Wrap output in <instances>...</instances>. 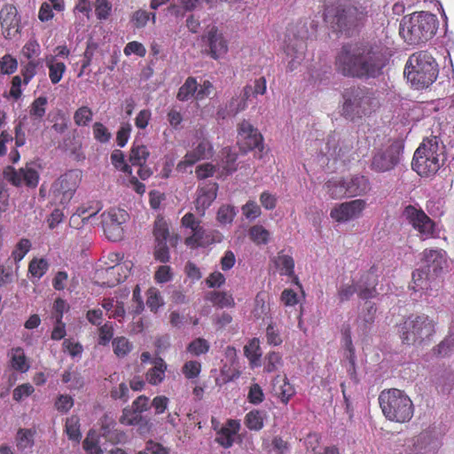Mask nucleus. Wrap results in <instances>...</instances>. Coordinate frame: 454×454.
Returning a JSON list of instances; mask_svg holds the SVG:
<instances>
[{"mask_svg": "<svg viewBox=\"0 0 454 454\" xmlns=\"http://www.w3.org/2000/svg\"><path fill=\"white\" fill-rule=\"evenodd\" d=\"M387 61L385 47L369 43L346 44L336 56L335 67L344 76L374 78L381 74Z\"/></svg>", "mask_w": 454, "mask_h": 454, "instance_id": "obj_1", "label": "nucleus"}, {"mask_svg": "<svg viewBox=\"0 0 454 454\" xmlns=\"http://www.w3.org/2000/svg\"><path fill=\"white\" fill-rule=\"evenodd\" d=\"M447 160L445 145L436 136L425 138L414 153L412 169L421 176L437 173Z\"/></svg>", "mask_w": 454, "mask_h": 454, "instance_id": "obj_2", "label": "nucleus"}, {"mask_svg": "<svg viewBox=\"0 0 454 454\" xmlns=\"http://www.w3.org/2000/svg\"><path fill=\"white\" fill-rule=\"evenodd\" d=\"M438 19L427 12H416L403 17L399 26V34L410 44L427 42L436 34Z\"/></svg>", "mask_w": 454, "mask_h": 454, "instance_id": "obj_3", "label": "nucleus"}, {"mask_svg": "<svg viewBox=\"0 0 454 454\" xmlns=\"http://www.w3.org/2000/svg\"><path fill=\"white\" fill-rule=\"evenodd\" d=\"M403 73L413 89L422 90L436 80L438 67L431 54L422 51L410 56Z\"/></svg>", "mask_w": 454, "mask_h": 454, "instance_id": "obj_4", "label": "nucleus"}, {"mask_svg": "<svg viewBox=\"0 0 454 454\" xmlns=\"http://www.w3.org/2000/svg\"><path fill=\"white\" fill-rule=\"evenodd\" d=\"M436 321L426 314L410 315L399 328L403 344L422 346L430 342L435 333Z\"/></svg>", "mask_w": 454, "mask_h": 454, "instance_id": "obj_5", "label": "nucleus"}, {"mask_svg": "<svg viewBox=\"0 0 454 454\" xmlns=\"http://www.w3.org/2000/svg\"><path fill=\"white\" fill-rule=\"evenodd\" d=\"M379 403L383 415L390 421L405 423L413 417L412 401L403 390L390 388L381 391Z\"/></svg>", "mask_w": 454, "mask_h": 454, "instance_id": "obj_6", "label": "nucleus"}, {"mask_svg": "<svg viewBox=\"0 0 454 454\" xmlns=\"http://www.w3.org/2000/svg\"><path fill=\"white\" fill-rule=\"evenodd\" d=\"M379 106L373 93L365 88L351 87L343 92L342 114L354 120L370 114Z\"/></svg>", "mask_w": 454, "mask_h": 454, "instance_id": "obj_7", "label": "nucleus"}, {"mask_svg": "<svg viewBox=\"0 0 454 454\" xmlns=\"http://www.w3.org/2000/svg\"><path fill=\"white\" fill-rule=\"evenodd\" d=\"M367 17V11L362 5L339 4L336 7H327L325 20L335 24L340 31L349 30L360 26Z\"/></svg>", "mask_w": 454, "mask_h": 454, "instance_id": "obj_8", "label": "nucleus"}, {"mask_svg": "<svg viewBox=\"0 0 454 454\" xmlns=\"http://www.w3.org/2000/svg\"><path fill=\"white\" fill-rule=\"evenodd\" d=\"M377 284V277L372 268L369 271L364 273L356 282L351 281L341 284L338 288L339 300L340 302L348 301L355 294H357L362 300L374 298L378 294Z\"/></svg>", "mask_w": 454, "mask_h": 454, "instance_id": "obj_9", "label": "nucleus"}, {"mask_svg": "<svg viewBox=\"0 0 454 454\" xmlns=\"http://www.w3.org/2000/svg\"><path fill=\"white\" fill-rule=\"evenodd\" d=\"M309 35L306 23L300 21L288 28L286 40V54L291 59L287 65V70L293 72L303 60L306 49L305 39Z\"/></svg>", "mask_w": 454, "mask_h": 454, "instance_id": "obj_10", "label": "nucleus"}, {"mask_svg": "<svg viewBox=\"0 0 454 454\" xmlns=\"http://www.w3.org/2000/svg\"><path fill=\"white\" fill-rule=\"evenodd\" d=\"M403 144L398 140L376 148L372 155L370 168L377 173L388 172L400 162Z\"/></svg>", "mask_w": 454, "mask_h": 454, "instance_id": "obj_11", "label": "nucleus"}, {"mask_svg": "<svg viewBox=\"0 0 454 454\" xmlns=\"http://www.w3.org/2000/svg\"><path fill=\"white\" fill-rule=\"evenodd\" d=\"M82 173L79 170H69L53 182L51 192L55 203L67 205L74 197L80 183Z\"/></svg>", "mask_w": 454, "mask_h": 454, "instance_id": "obj_12", "label": "nucleus"}, {"mask_svg": "<svg viewBox=\"0 0 454 454\" xmlns=\"http://www.w3.org/2000/svg\"><path fill=\"white\" fill-rule=\"evenodd\" d=\"M3 176L13 186L21 187L24 185L29 189H35L40 179L39 172L34 162L27 163L18 169L8 166L4 169Z\"/></svg>", "mask_w": 454, "mask_h": 454, "instance_id": "obj_13", "label": "nucleus"}, {"mask_svg": "<svg viewBox=\"0 0 454 454\" xmlns=\"http://www.w3.org/2000/svg\"><path fill=\"white\" fill-rule=\"evenodd\" d=\"M102 224L108 239L112 241L121 240L123 237V227L129 219L128 213L121 208H111L101 215Z\"/></svg>", "mask_w": 454, "mask_h": 454, "instance_id": "obj_14", "label": "nucleus"}, {"mask_svg": "<svg viewBox=\"0 0 454 454\" xmlns=\"http://www.w3.org/2000/svg\"><path fill=\"white\" fill-rule=\"evenodd\" d=\"M403 216L410 224L419 233L422 239L432 238L434 234V223L426 213L413 206H407Z\"/></svg>", "mask_w": 454, "mask_h": 454, "instance_id": "obj_15", "label": "nucleus"}, {"mask_svg": "<svg viewBox=\"0 0 454 454\" xmlns=\"http://www.w3.org/2000/svg\"><path fill=\"white\" fill-rule=\"evenodd\" d=\"M412 450L420 454H436L442 446V442L436 428L428 427L412 438Z\"/></svg>", "mask_w": 454, "mask_h": 454, "instance_id": "obj_16", "label": "nucleus"}, {"mask_svg": "<svg viewBox=\"0 0 454 454\" xmlns=\"http://www.w3.org/2000/svg\"><path fill=\"white\" fill-rule=\"evenodd\" d=\"M262 136L257 129L247 121H242L238 127V144L241 150L247 152L255 148L262 149Z\"/></svg>", "mask_w": 454, "mask_h": 454, "instance_id": "obj_17", "label": "nucleus"}, {"mask_svg": "<svg viewBox=\"0 0 454 454\" xmlns=\"http://www.w3.org/2000/svg\"><path fill=\"white\" fill-rule=\"evenodd\" d=\"M365 207V201L354 200L334 207L330 213L333 219L339 223H344L358 217Z\"/></svg>", "mask_w": 454, "mask_h": 454, "instance_id": "obj_18", "label": "nucleus"}, {"mask_svg": "<svg viewBox=\"0 0 454 454\" xmlns=\"http://www.w3.org/2000/svg\"><path fill=\"white\" fill-rule=\"evenodd\" d=\"M0 23L5 38L11 39L20 32L18 11L12 4L4 5L0 11Z\"/></svg>", "mask_w": 454, "mask_h": 454, "instance_id": "obj_19", "label": "nucleus"}, {"mask_svg": "<svg viewBox=\"0 0 454 454\" xmlns=\"http://www.w3.org/2000/svg\"><path fill=\"white\" fill-rule=\"evenodd\" d=\"M423 266L427 271L434 278L441 274L447 267L445 252L439 249H426L422 254Z\"/></svg>", "mask_w": 454, "mask_h": 454, "instance_id": "obj_20", "label": "nucleus"}, {"mask_svg": "<svg viewBox=\"0 0 454 454\" xmlns=\"http://www.w3.org/2000/svg\"><path fill=\"white\" fill-rule=\"evenodd\" d=\"M211 150L212 146L208 141H200L193 150L185 154L184 160L177 164L176 170L179 172H186L187 168L192 167L200 160L209 157L211 155Z\"/></svg>", "mask_w": 454, "mask_h": 454, "instance_id": "obj_21", "label": "nucleus"}, {"mask_svg": "<svg viewBox=\"0 0 454 454\" xmlns=\"http://www.w3.org/2000/svg\"><path fill=\"white\" fill-rule=\"evenodd\" d=\"M218 184L215 182L206 183L197 189V198L195 200L196 210L203 215L205 210L211 206L216 199Z\"/></svg>", "mask_w": 454, "mask_h": 454, "instance_id": "obj_22", "label": "nucleus"}, {"mask_svg": "<svg viewBox=\"0 0 454 454\" xmlns=\"http://www.w3.org/2000/svg\"><path fill=\"white\" fill-rule=\"evenodd\" d=\"M132 262L130 261H124L119 265H109L106 269L98 270V275H117L116 278L104 281L102 286L112 287L123 281L129 276L131 270Z\"/></svg>", "mask_w": 454, "mask_h": 454, "instance_id": "obj_23", "label": "nucleus"}, {"mask_svg": "<svg viewBox=\"0 0 454 454\" xmlns=\"http://www.w3.org/2000/svg\"><path fill=\"white\" fill-rule=\"evenodd\" d=\"M376 312L377 308L374 303L371 301L364 303V309L356 320V330L360 334L365 335L369 333L375 321Z\"/></svg>", "mask_w": 454, "mask_h": 454, "instance_id": "obj_24", "label": "nucleus"}, {"mask_svg": "<svg viewBox=\"0 0 454 454\" xmlns=\"http://www.w3.org/2000/svg\"><path fill=\"white\" fill-rule=\"evenodd\" d=\"M209 46L210 56L217 59L226 54L228 51L227 41L223 38V35L218 32L215 27L210 28L207 35Z\"/></svg>", "mask_w": 454, "mask_h": 454, "instance_id": "obj_25", "label": "nucleus"}, {"mask_svg": "<svg viewBox=\"0 0 454 454\" xmlns=\"http://www.w3.org/2000/svg\"><path fill=\"white\" fill-rule=\"evenodd\" d=\"M239 428L240 424L238 420L229 419L217 432L215 441L223 448L231 447Z\"/></svg>", "mask_w": 454, "mask_h": 454, "instance_id": "obj_26", "label": "nucleus"}, {"mask_svg": "<svg viewBox=\"0 0 454 454\" xmlns=\"http://www.w3.org/2000/svg\"><path fill=\"white\" fill-rule=\"evenodd\" d=\"M348 196L355 197L364 195L371 191V184L368 177L356 175L346 181Z\"/></svg>", "mask_w": 454, "mask_h": 454, "instance_id": "obj_27", "label": "nucleus"}, {"mask_svg": "<svg viewBox=\"0 0 454 454\" xmlns=\"http://www.w3.org/2000/svg\"><path fill=\"white\" fill-rule=\"evenodd\" d=\"M434 276L424 268L418 269L412 273V283L410 287L414 292L427 291L431 287V281Z\"/></svg>", "mask_w": 454, "mask_h": 454, "instance_id": "obj_28", "label": "nucleus"}, {"mask_svg": "<svg viewBox=\"0 0 454 454\" xmlns=\"http://www.w3.org/2000/svg\"><path fill=\"white\" fill-rule=\"evenodd\" d=\"M153 366L148 370L145 374L146 380L153 386L159 385L165 379L167 364L161 357H156L153 360Z\"/></svg>", "mask_w": 454, "mask_h": 454, "instance_id": "obj_29", "label": "nucleus"}, {"mask_svg": "<svg viewBox=\"0 0 454 454\" xmlns=\"http://www.w3.org/2000/svg\"><path fill=\"white\" fill-rule=\"evenodd\" d=\"M149 156L150 152L145 145L134 142L129 152V161L132 166L144 165Z\"/></svg>", "mask_w": 454, "mask_h": 454, "instance_id": "obj_30", "label": "nucleus"}, {"mask_svg": "<svg viewBox=\"0 0 454 454\" xmlns=\"http://www.w3.org/2000/svg\"><path fill=\"white\" fill-rule=\"evenodd\" d=\"M276 268L279 270L281 275L292 277L294 274V261L292 256L278 253L272 259Z\"/></svg>", "mask_w": 454, "mask_h": 454, "instance_id": "obj_31", "label": "nucleus"}, {"mask_svg": "<svg viewBox=\"0 0 454 454\" xmlns=\"http://www.w3.org/2000/svg\"><path fill=\"white\" fill-rule=\"evenodd\" d=\"M247 103L245 99H241L239 97L232 98L230 102L226 105L225 108H221L217 112L218 117L225 119L230 116H235L239 112L245 110Z\"/></svg>", "mask_w": 454, "mask_h": 454, "instance_id": "obj_32", "label": "nucleus"}, {"mask_svg": "<svg viewBox=\"0 0 454 454\" xmlns=\"http://www.w3.org/2000/svg\"><path fill=\"white\" fill-rule=\"evenodd\" d=\"M325 189L332 199H340L348 195L346 180L332 179L325 183Z\"/></svg>", "mask_w": 454, "mask_h": 454, "instance_id": "obj_33", "label": "nucleus"}, {"mask_svg": "<svg viewBox=\"0 0 454 454\" xmlns=\"http://www.w3.org/2000/svg\"><path fill=\"white\" fill-rule=\"evenodd\" d=\"M119 421L125 426H137L142 423L147 424V420L142 415L135 411L131 406L125 407L122 410V414Z\"/></svg>", "mask_w": 454, "mask_h": 454, "instance_id": "obj_34", "label": "nucleus"}, {"mask_svg": "<svg viewBox=\"0 0 454 454\" xmlns=\"http://www.w3.org/2000/svg\"><path fill=\"white\" fill-rule=\"evenodd\" d=\"M49 68V77L53 84L58 83L66 71V66L63 62H58L54 57H51L46 61Z\"/></svg>", "mask_w": 454, "mask_h": 454, "instance_id": "obj_35", "label": "nucleus"}, {"mask_svg": "<svg viewBox=\"0 0 454 454\" xmlns=\"http://www.w3.org/2000/svg\"><path fill=\"white\" fill-rule=\"evenodd\" d=\"M207 299L215 305L220 308H231L235 305L234 299L231 294L225 292L213 291L207 294Z\"/></svg>", "mask_w": 454, "mask_h": 454, "instance_id": "obj_36", "label": "nucleus"}, {"mask_svg": "<svg viewBox=\"0 0 454 454\" xmlns=\"http://www.w3.org/2000/svg\"><path fill=\"white\" fill-rule=\"evenodd\" d=\"M264 417V411H251L246 415L245 424L250 430L259 431L263 427Z\"/></svg>", "mask_w": 454, "mask_h": 454, "instance_id": "obj_37", "label": "nucleus"}, {"mask_svg": "<svg viewBox=\"0 0 454 454\" xmlns=\"http://www.w3.org/2000/svg\"><path fill=\"white\" fill-rule=\"evenodd\" d=\"M12 366L14 370L26 372L29 369L27 357L21 348H16L12 350Z\"/></svg>", "mask_w": 454, "mask_h": 454, "instance_id": "obj_38", "label": "nucleus"}, {"mask_svg": "<svg viewBox=\"0 0 454 454\" xmlns=\"http://www.w3.org/2000/svg\"><path fill=\"white\" fill-rule=\"evenodd\" d=\"M196 94L197 82L193 77H189L180 87L176 97L180 101H186L193 96L196 98Z\"/></svg>", "mask_w": 454, "mask_h": 454, "instance_id": "obj_39", "label": "nucleus"}, {"mask_svg": "<svg viewBox=\"0 0 454 454\" xmlns=\"http://www.w3.org/2000/svg\"><path fill=\"white\" fill-rule=\"evenodd\" d=\"M49 266L47 260L35 258L29 262L28 271L33 277L40 279L47 272Z\"/></svg>", "mask_w": 454, "mask_h": 454, "instance_id": "obj_40", "label": "nucleus"}, {"mask_svg": "<svg viewBox=\"0 0 454 454\" xmlns=\"http://www.w3.org/2000/svg\"><path fill=\"white\" fill-rule=\"evenodd\" d=\"M66 433L72 441L79 442L82 438L79 419L75 416L68 418L66 421Z\"/></svg>", "mask_w": 454, "mask_h": 454, "instance_id": "obj_41", "label": "nucleus"}, {"mask_svg": "<svg viewBox=\"0 0 454 454\" xmlns=\"http://www.w3.org/2000/svg\"><path fill=\"white\" fill-rule=\"evenodd\" d=\"M111 161L116 169L122 171L128 176H131L132 168L125 161L124 153L121 150L116 149L113 151Z\"/></svg>", "mask_w": 454, "mask_h": 454, "instance_id": "obj_42", "label": "nucleus"}, {"mask_svg": "<svg viewBox=\"0 0 454 454\" xmlns=\"http://www.w3.org/2000/svg\"><path fill=\"white\" fill-rule=\"evenodd\" d=\"M47 98L39 97L31 104L29 114L30 116L36 121H41L46 113Z\"/></svg>", "mask_w": 454, "mask_h": 454, "instance_id": "obj_43", "label": "nucleus"}, {"mask_svg": "<svg viewBox=\"0 0 454 454\" xmlns=\"http://www.w3.org/2000/svg\"><path fill=\"white\" fill-rule=\"evenodd\" d=\"M244 353L251 364H256V362L262 356L259 340L257 338L252 339L249 343L245 346Z\"/></svg>", "mask_w": 454, "mask_h": 454, "instance_id": "obj_44", "label": "nucleus"}, {"mask_svg": "<svg viewBox=\"0 0 454 454\" xmlns=\"http://www.w3.org/2000/svg\"><path fill=\"white\" fill-rule=\"evenodd\" d=\"M250 239L257 245L267 244L270 240V232L262 225H254L249 230Z\"/></svg>", "mask_w": 454, "mask_h": 454, "instance_id": "obj_45", "label": "nucleus"}, {"mask_svg": "<svg viewBox=\"0 0 454 454\" xmlns=\"http://www.w3.org/2000/svg\"><path fill=\"white\" fill-rule=\"evenodd\" d=\"M210 345L208 341L203 338H196L187 346V352L192 356H199L208 352Z\"/></svg>", "mask_w": 454, "mask_h": 454, "instance_id": "obj_46", "label": "nucleus"}, {"mask_svg": "<svg viewBox=\"0 0 454 454\" xmlns=\"http://www.w3.org/2000/svg\"><path fill=\"white\" fill-rule=\"evenodd\" d=\"M17 446L24 450L34 444V433L30 429H20L16 436Z\"/></svg>", "mask_w": 454, "mask_h": 454, "instance_id": "obj_47", "label": "nucleus"}, {"mask_svg": "<svg viewBox=\"0 0 454 454\" xmlns=\"http://www.w3.org/2000/svg\"><path fill=\"white\" fill-rule=\"evenodd\" d=\"M114 354L119 357L127 356L132 349V344L125 337H118L113 340Z\"/></svg>", "mask_w": 454, "mask_h": 454, "instance_id": "obj_48", "label": "nucleus"}, {"mask_svg": "<svg viewBox=\"0 0 454 454\" xmlns=\"http://www.w3.org/2000/svg\"><path fill=\"white\" fill-rule=\"evenodd\" d=\"M153 235L156 243L166 242L169 236L167 223L162 219H157L154 223Z\"/></svg>", "mask_w": 454, "mask_h": 454, "instance_id": "obj_49", "label": "nucleus"}, {"mask_svg": "<svg viewBox=\"0 0 454 454\" xmlns=\"http://www.w3.org/2000/svg\"><path fill=\"white\" fill-rule=\"evenodd\" d=\"M223 153L225 154L221 161V167L225 171L227 175L233 173L236 171V160L237 155L232 153L230 149L225 148L223 150Z\"/></svg>", "mask_w": 454, "mask_h": 454, "instance_id": "obj_50", "label": "nucleus"}, {"mask_svg": "<svg viewBox=\"0 0 454 454\" xmlns=\"http://www.w3.org/2000/svg\"><path fill=\"white\" fill-rule=\"evenodd\" d=\"M92 111L88 106L78 108L74 114V121L78 126H86L92 120Z\"/></svg>", "mask_w": 454, "mask_h": 454, "instance_id": "obj_51", "label": "nucleus"}, {"mask_svg": "<svg viewBox=\"0 0 454 454\" xmlns=\"http://www.w3.org/2000/svg\"><path fill=\"white\" fill-rule=\"evenodd\" d=\"M237 212L234 207L230 205H223L219 207L217 211V220L222 224L231 223Z\"/></svg>", "mask_w": 454, "mask_h": 454, "instance_id": "obj_52", "label": "nucleus"}, {"mask_svg": "<svg viewBox=\"0 0 454 454\" xmlns=\"http://www.w3.org/2000/svg\"><path fill=\"white\" fill-rule=\"evenodd\" d=\"M62 381L68 384L70 388H80L83 386V380L78 372L74 371H65L62 374Z\"/></svg>", "mask_w": 454, "mask_h": 454, "instance_id": "obj_53", "label": "nucleus"}, {"mask_svg": "<svg viewBox=\"0 0 454 454\" xmlns=\"http://www.w3.org/2000/svg\"><path fill=\"white\" fill-rule=\"evenodd\" d=\"M201 371V364L198 361L191 360L184 363L182 367V372L187 379L197 378Z\"/></svg>", "mask_w": 454, "mask_h": 454, "instance_id": "obj_54", "label": "nucleus"}, {"mask_svg": "<svg viewBox=\"0 0 454 454\" xmlns=\"http://www.w3.org/2000/svg\"><path fill=\"white\" fill-rule=\"evenodd\" d=\"M163 304L160 292L156 288H150L147 292L146 305L152 311H156Z\"/></svg>", "mask_w": 454, "mask_h": 454, "instance_id": "obj_55", "label": "nucleus"}, {"mask_svg": "<svg viewBox=\"0 0 454 454\" xmlns=\"http://www.w3.org/2000/svg\"><path fill=\"white\" fill-rule=\"evenodd\" d=\"M31 243L27 239H22L12 251V257L16 262H20L30 250Z\"/></svg>", "mask_w": 454, "mask_h": 454, "instance_id": "obj_56", "label": "nucleus"}, {"mask_svg": "<svg viewBox=\"0 0 454 454\" xmlns=\"http://www.w3.org/2000/svg\"><path fill=\"white\" fill-rule=\"evenodd\" d=\"M112 11V4L108 0H96L95 12L98 20H106Z\"/></svg>", "mask_w": 454, "mask_h": 454, "instance_id": "obj_57", "label": "nucleus"}, {"mask_svg": "<svg viewBox=\"0 0 454 454\" xmlns=\"http://www.w3.org/2000/svg\"><path fill=\"white\" fill-rule=\"evenodd\" d=\"M98 344L106 346L109 343L114 335L113 325L110 322L101 325L98 329Z\"/></svg>", "mask_w": 454, "mask_h": 454, "instance_id": "obj_58", "label": "nucleus"}, {"mask_svg": "<svg viewBox=\"0 0 454 454\" xmlns=\"http://www.w3.org/2000/svg\"><path fill=\"white\" fill-rule=\"evenodd\" d=\"M243 215L247 219L254 220L261 215V208L254 200H248L241 207Z\"/></svg>", "mask_w": 454, "mask_h": 454, "instance_id": "obj_59", "label": "nucleus"}, {"mask_svg": "<svg viewBox=\"0 0 454 454\" xmlns=\"http://www.w3.org/2000/svg\"><path fill=\"white\" fill-rule=\"evenodd\" d=\"M93 135L95 139L100 143H107L111 138V133L101 122L93 124Z\"/></svg>", "mask_w": 454, "mask_h": 454, "instance_id": "obj_60", "label": "nucleus"}, {"mask_svg": "<svg viewBox=\"0 0 454 454\" xmlns=\"http://www.w3.org/2000/svg\"><path fill=\"white\" fill-rule=\"evenodd\" d=\"M247 399L253 404H259L264 400L263 391L258 384L254 383L251 385Z\"/></svg>", "mask_w": 454, "mask_h": 454, "instance_id": "obj_61", "label": "nucleus"}, {"mask_svg": "<svg viewBox=\"0 0 454 454\" xmlns=\"http://www.w3.org/2000/svg\"><path fill=\"white\" fill-rule=\"evenodd\" d=\"M294 393L295 390L294 387L287 381L286 378H285L283 380V384L279 387V391L278 392L281 402L283 403H287Z\"/></svg>", "mask_w": 454, "mask_h": 454, "instance_id": "obj_62", "label": "nucleus"}, {"mask_svg": "<svg viewBox=\"0 0 454 454\" xmlns=\"http://www.w3.org/2000/svg\"><path fill=\"white\" fill-rule=\"evenodd\" d=\"M1 71L4 74H13L18 67V62L16 59L12 58L10 55H5L2 58L0 62Z\"/></svg>", "mask_w": 454, "mask_h": 454, "instance_id": "obj_63", "label": "nucleus"}, {"mask_svg": "<svg viewBox=\"0 0 454 454\" xmlns=\"http://www.w3.org/2000/svg\"><path fill=\"white\" fill-rule=\"evenodd\" d=\"M454 349V339L446 338L441 341L435 348L434 352L441 356H446Z\"/></svg>", "mask_w": 454, "mask_h": 454, "instance_id": "obj_64", "label": "nucleus"}]
</instances>
